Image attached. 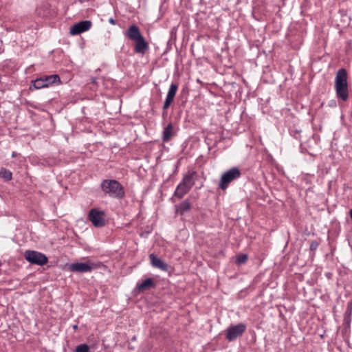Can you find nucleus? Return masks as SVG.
I'll list each match as a JSON object with an SVG mask.
<instances>
[{"mask_svg":"<svg viewBox=\"0 0 352 352\" xmlns=\"http://www.w3.org/2000/svg\"><path fill=\"white\" fill-rule=\"evenodd\" d=\"M335 89L338 98L345 101L349 98L347 73L346 69H340L335 78Z\"/></svg>","mask_w":352,"mask_h":352,"instance_id":"1","label":"nucleus"},{"mask_svg":"<svg viewBox=\"0 0 352 352\" xmlns=\"http://www.w3.org/2000/svg\"><path fill=\"white\" fill-rule=\"evenodd\" d=\"M101 189L109 196L122 199L124 197L125 192L122 185L115 179H104L101 183Z\"/></svg>","mask_w":352,"mask_h":352,"instance_id":"2","label":"nucleus"},{"mask_svg":"<svg viewBox=\"0 0 352 352\" xmlns=\"http://www.w3.org/2000/svg\"><path fill=\"white\" fill-rule=\"evenodd\" d=\"M241 175V170L237 167H233L226 171L221 175L219 184V188L223 190H226L231 182L239 179Z\"/></svg>","mask_w":352,"mask_h":352,"instance_id":"3","label":"nucleus"},{"mask_svg":"<svg viewBox=\"0 0 352 352\" xmlns=\"http://www.w3.org/2000/svg\"><path fill=\"white\" fill-rule=\"evenodd\" d=\"M24 256L31 264L42 266L48 262L47 257L44 254L37 251L27 250L24 253Z\"/></svg>","mask_w":352,"mask_h":352,"instance_id":"4","label":"nucleus"},{"mask_svg":"<svg viewBox=\"0 0 352 352\" xmlns=\"http://www.w3.org/2000/svg\"><path fill=\"white\" fill-rule=\"evenodd\" d=\"M96 267L97 265L91 261L86 263H73L68 265L69 271L78 273L89 272Z\"/></svg>","mask_w":352,"mask_h":352,"instance_id":"5","label":"nucleus"},{"mask_svg":"<svg viewBox=\"0 0 352 352\" xmlns=\"http://www.w3.org/2000/svg\"><path fill=\"white\" fill-rule=\"evenodd\" d=\"M246 325L239 323L234 326H231L227 329L226 338L229 341H233L241 336L245 331Z\"/></svg>","mask_w":352,"mask_h":352,"instance_id":"6","label":"nucleus"},{"mask_svg":"<svg viewBox=\"0 0 352 352\" xmlns=\"http://www.w3.org/2000/svg\"><path fill=\"white\" fill-rule=\"evenodd\" d=\"M104 215V214L103 212L94 208L89 211L88 218L95 227H102L105 224Z\"/></svg>","mask_w":352,"mask_h":352,"instance_id":"7","label":"nucleus"},{"mask_svg":"<svg viewBox=\"0 0 352 352\" xmlns=\"http://www.w3.org/2000/svg\"><path fill=\"white\" fill-rule=\"evenodd\" d=\"M91 25L92 23L90 21H80L71 26L69 32L72 35L80 34L89 30L91 28Z\"/></svg>","mask_w":352,"mask_h":352,"instance_id":"8","label":"nucleus"},{"mask_svg":"<svg viewBox=\"0 0 352 352\" xmlns=\"http://www.w3.org/2000/svg\"><path fill=\"white\" fill-rule=\"evenodd\" d=\"M178 86L175 83H172L169 87L168 94L166 97L165 102L163 105V109L166 111L173 102L174 98L177 93Z\"/></svg>","mask_w":352,"mask_h":352,"instance_id":"9","label":"nucleus"},{"mask_svg":"<svg viewBox=\"0 0 352 352\" xmlns=\"http://www.w3.org/2000/svg\"><path fill=\"white\" fill-rule=\"evenodd\" d=\"M197 175L196 171H188L184 175L181 183L191 189L195 183Z\"/></svg>","mask_w":352,"mask_h":352,"instance_id":"10","label":"nucleus"},{"mask_svg":"<svg viewBox=\"0 0 352 352\" xmlns=\"http://www.w3.org/2000/svg\"><path fill=\"white\" fill-rule=\"evenodd\" d=\"M125 36L133 41L143 36L140 32L139 28L135 25H131L127 31L125 32Z\"/></svg>","mask_w":352,"mask_h":352,"instance_id":"11","label":"nucleus"},{"mask_svg":"<svg viewBox=\"0 0 352 352\" xmlns=\"http://www.w3.org/2000/svg\"><path fill=\"white\" fill-rule=\"evenodd\" d=\"M149 258L153 267L160 269L164 272H167L168 270V265L162 259L157 257L154 254H150Z\"/></svg>","mask_w":352,"mask_h":352,"instance_id":"12","label":"nucleus"},{"mask_svg":"<svg viewBox=\"0 0 352 352\" xmlns=\"http://www.w3.org/2000/svg\"><path fill=\"white\" fill-rule=\"evenodd\" d=\"M191 203L186 199L178 205H175V212L180 215H184L186 212L190 211L191 209Z\"/></svg>","mask_w":352,"mask_h":352,"instance_id":"13","label":"nucleus"},{"mask_svg":"<svg viewBox=\"0 0 352 352\" xmlns=\"http://www.w3.org/2000/svg\"><path fill=\"white\" fill-rule=\"evenodd\" d=\"M134 42L135 43V52L136 53L144 54L148 49V44L146 42L143 36Z\"/></svg>","mask_w":352,"mask_h":352,"instance_id":"14","label":"nucleus"},{"mask_svg":"<svg viewBox=\"0 0 352 352\" xmlns=\"http://www.w3.org/2000/svg\"><path fill=\"white\" fill-rule=\"evenodd\" d=\"M173 135V125L171 122L164 127L162 132V140L164 142H168Z\"/></svg>","mask_w":352,"mask_h":352,"instance_id":"15","label":"nucleus"},{"mask_svg":"<svg viewBox=\"0 0 352 352\" xmlns=\"http://www.w3.org/2000/svg\"><path fill=\"white\" fill-rule=\"evenodd\" d=\"M190 188L183 185V184L180 182L174 192V196L178 197L179 199H182L190 191Z\"/></svg>","mask_w":352,"mask_h":352,"instance_id":"16","label":"nucleus"},{"mask_svg":"<svg viewBox=\"0 0 352 352\" xmlns=\"http://www.w3.org/2000/svg\"><path fill=\"white\" fill-rule=\"evenodd\" d=\"M43 79L45 82V84H46V87H48L49 86L52 85L55 83H60V78L58 75L57 74H53L50 76H43Z\"/></svg>","mask_w":352,"mask_h":352,"instance_id":"17","label":"nucleus"},{"mask_svg":"<svg viewBox=\"0 0 352 352\" xmlns=\"http://www.w3.org/2000/svg\"><path fill=\"white\" fill-rule=\"evenodd\" d=\"M154 286V283L153 280L150 278L144 280L142 283L138 284L136 286L137 289L139 292H144L146 289Z\"/></svg>","mask_w":352,"mask_h":352,"instance_id":"18","label":"nucleus"},{"mask_svg":"<svg viewBox=\"0 0 352 352\" xmlns=\"http://www.w3.org/2000/svg\"><path fill=\"white\" fill-rule=\"evenodd\" d=\"M32 82L35 89H39L47 87L43 77L36 79L35 80L32 81Z\"/></svg>","mask_w":352,"mask_h":352,"instance_id":"19","label":"nucleus"},{"mask_svg":"<svg viewBox=\"0 0 352 352\" xmlns=\"http://www.w3.org/2000/svg\"><path fill=\"white\" fill-rule=\"evenodd\" d=\"M0 176L6 181H10L12 179V173L10 170L5 168L1 170Z\"/></svg>","mask_w":352,"mask_h":352,"instance_id":"20","label":"nucleus"},{"mask_svg":"<svg viewBox=\"0 0 352 352\" xmlns=\"http://www.w3.org/2000/svg\"><path fill=\"white\" fill-rule=\"evenodd\" d=\"M75 352H89V346L87 344H81L76 347Z\"/></svg>","mask_w":352,"mask_h":352,"instance_id":"21","label":"nucleus"},{"mask_svg":"<svg viewBox=\"0 0 352 352\" xmlns=\"http://www.w3.org/2000/svg\"><path fill=\"white\" fill-rule=\"evenodd\" d=\"M247 259L248 256L246 254H241L237 256L236 261L238 264H242L245 263Z\"/></svg>","mask_w":352,"mask_h":352,"instance_id":"22","label":"nucleus"},{"mask_svg":"<svg viewBox=\"0 0 352 352\" xmlns=\"http://www.w3.org/2000/svg\"><path fill=\"white\" fill-rule=\"evenodd\" d=\"M345 315L351 316V315H352V301L348 302Z\"/></svg>","mask_w":352,"mask_h":352,"instance_id":"23","label":"nucleus"},{"mask_svg":"<svg viewBox=\"0 0 352 352\" xmlns=\"http://www.w3.org/2000/svg\"><path fill=\"white\" fill-rule=\"evenodd\" d=\"M351 316H346V315H345V316H344V322L346 323V324L348 326H350V324H351Z\"/></svg>","mask_w":352,"mask_h":352,"instance_id":"24","label":"nucleus"},{"mask_svg":"<svg viewBox=\"0 0 352 352\" xmlns=\"http://www.w3.org/2000/svg\"><path fill=\"white\" fill-rule=\"evenodd\" d=\"M109 22L112 24V25H116V20H114L113 18H110L109 19Z\"/></svg>","mask_w":352,"mask_h":352,"instance_id":"25","label":"nucleus"},{"mask_svg":"<svg viewBox=\"0 0 352 352\" xmlns=\"http://www.w3.org/2000/svg\"><path fill=\"white\" fill-rule=\"evenodd\" d=\"M72 329H73L74 331L77 330V329H78V325H77V324H74V325L72 326Z\"/></svg>","mask_w":352,"mask_h":352,"instance_id":"26","label":"nucleus"},{"mask_svg":"<svg viewBox=\"0 0 352 352\" xmlns=\"http://www.w3.org/2000/svg\"><path fill=\"white\" fill-rule=\"evenodd\" d=\"M80 3H84L85 1H89V0H78Z\"/></svg>","mask_w":352,"mask_h":352,"instance_id":"27","label":"nucleus"},{"mask_svg":"<svg viewBox=\"0 0 352 352\" xmlns=\"http://www.w3.org/2000/svg\"><path fill=\"white\" fill-rule=\"evenodd\" d=\"M350 217L352 219V210H350Z\"/></svg>","mask_w":352,"mask_h":352,"instance_id":"28","label":"nucleus"},{"mask_svg":"<svg viewBox=\"0 0 352 352\" xmlns=\"http://www.w3.org/2000/svg\"><path fill=\"white\" fill-rule=\"evenodd\" d=\"M15 156H16V154H15V153L14 152V153H12V157H14Z\"/></svg>","mask_w":352,"mask_h":352,"instance_id":"29","label":"nucleus"}]
</instances>
